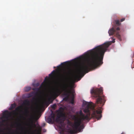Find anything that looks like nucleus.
<instances>
[{"label": "nucleus", "mask_w": 134, "mask_h": 134, "mask_svg": "<svg viewBox=\"0 0 134 134\" xmlns=\"http://www.w3.org/2000/svg\"><path fill=\"white\" fill-rule=\"evenodd\" d=\"M29 113V111L27 108H26L25 110V113L26 115L28 114Z\"/></svg>", "instance_id": "obj_17"}, {"label": "nucleus", "mask_w": 134, "mask_h": 134, "mask_svg": "<svg viewBox=\"0 0 134 134\" xmlns=\"http://www.w3.org/2000/svg\"><path fill=\"white\" fill-rule=\"evenodd\" d=\"M72 95L73 96V93H72Z\"/></svg>", "instance_id": "obj_34"}, {"label": "nucleus", "mask_w": 134, "mask_h": 134, "mask_svg": "<svg viewBox=\"0 0 134 134\" xmlns=\"http://www.w3.org/2000/svg\"><path fill=\"white\" fill-rule=\"evenodd\" d=\"M56 73V71L55 70H53L51 74L49 75V76L50 77H52L53 76H54L55 75V74Z\"/></svg>", "instance_id": "obj_13"}, {"label": "nucleus", "mask_w": 134, "mask_h": 134, "mask_svg": "<svg viewBox=\"0 0 134 134\" xmlns=\"http://www.w3.org/2000/svg\"><path fill=\"white\" fill-rule=\"evenodd\" d=\"M121 134H125L124 132H122Z\"/></svg>", "instance_id": "obj_32"}, {"label": "nucleus", "mask_w": 134, "mask_h": 134, "mask_svg": "<svg viewBox=\"0 0 134 134\" xmlns=\"http://www.w3.org/2000/svg\"><path fill=\"white\" fill-rule=\"evenodd\" d=\"M57 111V112H59V113L58 114L57 117L55 120H55L58 123L61 119H60V117H62L65 118V114L60 110H58Z\"/></svg>", "instance_id": "obj_5"}, {"label": "nucleus", "mask_w": 134, "mask_h": 134, "mask_svg": "<svg viewBox=\"0 0 134 134\" xmlns=\"http://www.w3.org/2000/svg\"><path fill=\"white\" fill-rule=\"evenodd\" d=\"M70 132L71 133H74V131L72 130H71L70 131Z\"/></svg>", "instance_id": "obj_25"}, {"label": "nucleus", "mask_w": 134, "mask_h": 134, "mask_svg": "<svg viewBox=\"0 0 134 134\" xmlns=\"http://www.w3.org/2000/svg\"><path fill=\"white\" fill-rule=\"evenodd\" d=\"M32 90L34 91H38L39 90H40L39 88H33L32 89Z\"/></svg>", "instance_id": "obj_19"}, {"label": "nucleus", "mask_w": 134, "mask_h": 134, "mask_svg": "<svg viewBox=\"0 0 134 134\" xmlns=\"http://www.w3.org/2000/svg\"><path fill=\"white\" fill-rule=\"evenodd\" d=\"M5 130V128L0 127V132L3 133V134H4V130Z\"/></svg>", "instance_id": "obj_16"}, {"label": "nucleus", "mask_w": 134, "mask_h": 134, "mask_svg": "<svg viewBox=\"0 0 134 134\" xmlns=\"http://www.w3.org/2000/svg\"><path fill=\"white\" fill-rule=\"evenodd\" d=\"M30 104V101L28 99L25 100L23 102V104L25 105H28Z\"/></svg>", "instance_id": "obj_10"}, {"label": "nucleus", "mask_w": 134, "mask_h": 134, "mask_svg": "<svg viewBox=\"0 0 134 134\" xmlns=\"http://www.w3.org/2000/svg\"><path fill=\"white\" fill-rule=\"evenodd\" d=\"M48 77H46L45 78V80H44V81L43 82V83H44V82H45V81H48Z\"/></svg>", "instance_id": "obj_21"}, {"label": "nucleus", "mask_w": 134, "mask_h": 134, "mask_svg": "<svg viewBox=\"0 0 134 134\" xmlns=\"http://www.w3.org/2000/svg\"><path fill=\"white\" fill-rule=\"evenodd\" d=\"M110 42H106L98 46L90 51L91 61L87 64L80 66L73 77L74 80L78 79L80 80L81 76H84L85 74L89 72L90 70L96 68L103 63V60L105 53L110 45Z\"/></svg>", "instance_id": "obj_2"}, {"label": "nucleus", "mask_w": 134, "mask_h": 134, "mask_svg": "<svg viewBox=\"0 0 134 134\" xmlns=\"http://www.w3.org/2000/svg\"><path fill=\"white\" fill-rule=\"evenodd\" d=\"M115 23L116 25H114L116 27V26H119L121 24V23H120L119 20H115Z\"/></svg>", "instance_id": "obj_11"}, {"label": "nucleus", "mask_w": 134, "mask_h": 134, "mask_svg": "<svg viewBox=\"0 0 134 134\" xmlns=\"http://www.w3.org/2000/svg\"><path fill=\"white\" fill-rule=\"evenodd\" d=\"M29 97H32V94H29Z\"/></svg>", "instance_id": "obj_30"}, {"label": "nucleus", "mask_w": 134, "mask_h": 134, "mask_svg": "<svg viewBox=\"0 0 134 134\" xmlns=\"http://www.w3.org/2000/svg\"><path fill=\"white\" fill-rule=\"evenodd\" d=\"M51 118L49 119L50 121L51 122L52 121H55V114L54 113L52 112L51 115Z\"/></svg>", "instance_id": "obj_8"}, {"label": "nucleus", "mask_w": 134, "mask_h": 134, "mask_svg": "<svg viewBox=\"0 0 134 134\" xmlns=\"http://www.w3.org/2000/svg\"><path fill=\"white\" fill-rule=\"evenodd\" d=\"M39 85V84L38 83H37L36 84V86H38Z\"/></svg>", "instance_id": "obj_29"}, {"label": "nucleus", "mask_w": 134, "mask_h": 134, "mask_svg": "<svg viewBox=\"0 0 134 134\" xmlns=\"http://www.w3.org/2000/svg\"><path fill=\"white\" fill-rule=\"evenodd\" d=\"M31 124H32V125H34L35 126H36L35 124H33V121H32V120L31 119Z\"/></svg>", "instance_id": "obj_26"}, {"label": "nucleus", "mask_w": 134, "mask_h": 134, "mask_svg": "<svg viewBox=\"0 0 134 134\" xmlns=\"http://www.w3.org/2000/svg\"><path fill=\"white\" fill-rule=\"evenodd\" d=\"M45 125V123H43L42 125V127H43V126H44Z\"/></svg>", "instance_id": "obj_28"}, {"label": "nucleus", "mask_w": 134, "mask_h": 134, "mask_svg": "<svg viewBox=\"0 0 134 134\" xmlns=\"http://www.w3.org/2000/svg\"><path fill=\"white\" fill-rule=\"evenodd\" d=\"M55 70H57V69H56Z\"/></svg>", "instance_id": "obj_35"}, {"label": "nucleus", "mask_w": 134, "mask_h": 134, "mask_svg": "<svg viewBox=\"0 0 134 134\" xmlns=\"http://www.w3.org/2000/svg\"><path fill=\"white\" fill-rule=\"evenodd\" d=\"M56 107V105L55 104H54L52 106V108H55V107Z\"/></svg>", "instance_id": "obj_23"}, {"label": "nucleus", "mask_w": 134, "mask_h": 134, "mask_svg": "<svg viewBox=\"0 0 134 134\" xmlns=\"http://www.w3.org/2000/svg\"><path fill=\"white\" fill-rule=\"evenodd\" d=\"M66 73V72H65V73H64V74H63V75H62V76H63V77H64V78H66V75H65Z\"/></svg>", "instance_id": "obj_22"}, {"label": "nucleus", "mask_w": 134, "mask_h": 134, "mask_svg": "<svg viewBox=\"0 0 134 134\" xmlns=\"http://www.w3.org/2000/svg\"><path fill=\"white\" fill-rule=\"evenodd\" d=\"M125 20V18H122L120 20V21L121 22H122L123 21H124Z\"/></svg>", "instance_id": "obj_24"}, {"label": "nucleus", "mask_w": 134, "mask_h": 134, "mask_svg": "<svg viewBox=\"0 0 134 134\" xmlns=\"http://www.w3.org/2000/svg\"><path fill=\"white\" fill-rule=\"evenodd\" d=\"M120 30L119 27H117L116 28V27L115 26L112 27L111 29L109 30L108 33L109 36H111L114 35L115 33H116L115 36L118 38V39L120 40L121 41V35L119 34V32L118 31Z\"/></svg>", "instance_id": "obj_4"}, {"label": "nucleus", "mask_w": 134, "mask_h": 134, "mask_svg": "<svg viewBox=\"0 0 134 134\" xmlns=\"http://www.w3.org/2000/svg\"><path fill=\"white\" fill-rule=\"evenodd\" d=\"M11 114V113L9 112L8 110H5L3 113V118L8 120Z\"/></svg>", "instance_id": "obj_6"}, {"label": "nucleus", "mask_w": 134, "mask_h": 134, "mask_svg": "<svg viewBox=\"0 0 134 134\" xmlns=\"http://www.w3.org/2000/svg\"><path fill=\"white\" fill-rule=\"evenodd\" d=\"M37 127L38 129V130L40 131V132H41V131L42 128L39 125H38V126H37Z\"/></svg>", "instance_id": "obj_18"}, {"label": "nucleus", "mask_w": 134, "mask_h": 134, "mask_svg": "<svg viewBox=\"0 0 134 134\" xmlns=\"http://www.w3.org/2000/svg\"><path fill=\"white\" fill-rule=\"evenodd\" d=\"M66 62H64L63 63H61V64L60 65V66L61 65H64L66 64Z\"/></svg>", "instance_id": "obj_20"}, {"label": "nucleus", "mask_w": 134, "mask_h": 134, "mask_svg": "<svg viewBox=\"0 0 134 134\" xmlns=\"http://www.w3.org/2000/svg\"><path fill=\"white\" fill-rule=\"evenodd\" d=\"M6 120H7L5 119L3 120H2V122H1L0 124V126L1 127L4 126L5 125L3 123L5 122L6 121Z\"/></svg>", "instance_id": "obj_15"}, {"label": "nucleus", "mask_w": 134, "mask_h": 134, "mask_svg": "<svg viewBox=\"0 0 134 134\" xmlns=\"http://www.w3.org/2000/svg\"><path fill=\"white\" fill-rule=\"evenodd\" d=\"M115 39H113V41L112 42L113 43H114L115 42Z\"/></svg>", "instance_id": "obj_31"}, {"label": "nucleus", "mask_w": 134, "mask_h": 134, "mask_svg": "<svg viewBox=\"0 0 134 134\" xmlns=\"http://www.w3.org/2000/svg\"><path fill=\"white\" fill-rule=\"evenodd\" d=\"M68 122L70 123V122H69V121H68Z\"/></svg>", "instance_id": "obj_33"}, {"label": "nucleus", "mask_w": 134, "mask_h": 134, "mask_svg": "<svg viewBox=\"0 0 134 134\" xmlns=\"http://www.w3.org/2000/svg\"><path fill=\"white\" fill-rule=\"evenodd\" d=\"M59 123V127L60 129H62V128H65V124L64 123V121H62L61 119L58 122Z\"/></svg>", "instance_id": "obj_7"}, {"label": "nucleus", "mask_w": 134, "mask_h": 134, "mask_svg": "<svg viewBox=\"0 0 134 134\" xmlns=\"http://www.w3.org/2000/svg\"><path fill=\"white\" fill-rule=\"evenodd\" d=\"M22 108V106H19L16 108L15 110L13 111V112L15 113L16 111H19Z\"/></svg>", "instance_id": "obj_12"}, {"label": "nucleus", "mask_w": 134, "mask_h": 134, "mask_svg": "<svg viewBox=\"0 0 134 134\" xmlns=\"http://www.w3.org/2000/svg\"><path fill=\"white\" fill-rule=\"evenodd\" d=\"M69 87V85L68 83L66 82L61 86L60 89H57L53 91L51 97L49 100V101L51 100V103L53 102V101L60 94L62 91H64L67 95H68L69 94L71 93V91L68 90Z\"/></svg>", "instance_id": "obj_3"}, {"label": "nucleus", "mask_w": 134, "mask_h": 134, "mask_svg": "<svg viewBox=\"0 0 134 134\" xmlns=\"http://www.w3.org/2000/svg\"><path fill=\"white\" fill-rule=\"evenodd\" d=\"M16 106V104L14 103L11 105L9 109L10 110H12L14 109Z\"/></svg>", "instance_id": "obj_9"}, {"label": "nucleus", "mask_w": 134, "mask_h": 134, "mask_svg": "<svg viewBox=\"0 0 134 134\" xmlns=\"http://www.w3.org/2000/svg\"><path fill=\"white\" fill-rule=\"evenodd\" d=\"M102 93L103 90L101 88L91 90V93L94 94V97L97 98L95 104L94 105L92 102H83V104L86 105L83 110L86 115L83 114L81 110H80L76 113L77 117L75 115L73 116L74 122L73 126L76 130L81 132L84 128L85 126L83 122L86 121L88 122L90 120L91 111L92 112L91 115L93 118H95L98 120L101 118L102 107L104 105L106 100L104 96H100Z\"/></svg>", "instance_id": "obj_1"}, {"label": "nucleus", "mask_w": 134, "mask_h": 134, "mask_svg": "<svg viewBox=\"0 0 134 134\" xmlns=\"http://www.w3.org/2000/svg\"><path fill=\"white\" fill-rule=\"evenodd\" d=\"M74 99H73V98L71 100V103L72 104H73L74 103Z\"/></svg>", "instance_id": "obj_27"}, {"label": "nucleus", "mask_w": 134, "mask_h": 134, "mask_svg": "<svg viewBox=\"0 0 134 134\" xmlns=\"http://www.w3.org/2000/svg\"><path fill=\"white\" fill-rule=\"evenodd\" d=\"M31 89V88L30 87H25L24 88L25 91V92H28L30 91Z\"/></svg>", "instance_id": "obj_14"}]
</instances>
